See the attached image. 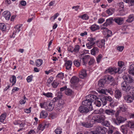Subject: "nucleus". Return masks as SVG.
I'll return each instance as SVG.
<instances>
[{"mask_svg": "<svg viewBox=\"0 0 134 134\" xmlns=\"http://www.w3.org/2000/svg\"><path fill=\"white\" fill-rule=\"evenodd\" d=\"M86 99L83 101L82 102V104L88 107L90 110L93 109L92 105V103L98 98L96 95L89 94L86 96Z\"/></svg>", "mask_w": 134, "mask_h": 134, "instance_id": "1", "label": "nucleus"}, {"mask_svg": "<svg viewBox=\"0 0 134 134\" xmlns=\"http://www.w3.org/2000/svg\"><path fill=\"white\" fill-rule=\"evenodd\" d=\"M122 90L126 92H129L134 97V87L130 86L125 82H123L121 84Z\"/></svg>", "mask_w": 134, "mask_h": 134, "instance_id": "2", "label": "nucleus"}, {"mask_svg": "<svg viewBox=\"0 0 134 134\" xmlns=\"http://www.w3.org/2000/svg\"><path fill=\"white\" fill-rule=\"evenodd\" d=\"M115 116L116 119H113V122L115 125H119L120 124L124 122L126 120V119L121 116H118L117 113L115 114Z\"/></svg>", "mask_w": 134, "mask_h": 134, "instance_id": "3", "label": "nucleus"}, {"mask_svg": "<svg viewBox=\"0 0 134 134\" xmlns=\"http://www.w3.org/2000/svg\"><path fill=\"white\" fill-rule=\"evenodd\" d=\"M105 116L103 115H97L93 116L92 120H94L95 122L99 123L102 122L105 119Z\"/></svg>", "mask_w": 134, "mask_h": 134, "instance_id": "4", "label": "nucleus"}, {"mask_svg": "<svg viewBox=\"0 0 134 134\" xmlns=\"http://www.w3.org/2000/svg\"><path fill=\"white\" fill-rule=\"evenodd\" d=\"M44 105L46 106V109L49 111H52L54 107V105L53 102H51L49 101L45 102Z\"/></svg>", "mask_w": 134, "mask_h": 134, "instance_id": "5", "label": "nucleus"}, {"mask_svg": "<svg viewBox=\"0 0 134 134\" xmlns=\"http://www.w3.org/2000/svg\"><path fill=\"white\" fill-rule=\"evenodd\" d=\"M120 68H109L106 71V73L109 72L111 74H114L115 73L118 72L119 73H120Z\"/></svg>", "mask_w": 134, "mask_h": 134, "instance_id": "6", "label": "nucleus"}, {"mask_svg": "<svg viewBox=\"0 0 134 134\" xmlns=\"http://www.w3.org/2000/svg\"><path fill=\"white\" fill-rule=\"evenodd\" d=\"M87 40L89 42L86 44V46L88 48L90 49L91 47L95 44L96 38H94L89 37L88 38Z\"/></svg>", "mask_w": 134, "mask_h": 134, "instance_id": "7", "label": "nucleus"}, {"mask_svg": "<svg viewBox=\"0 0 134 134\" xmlns=\"http://www.w3.org/2000/svg\"><path fill=\"white\" fill-rule=\"evenodd\" d=\"M123 78L124 80V82H125L126 83H131L133 82L134 80L130 75H124L123 76Z\"/></svg>", "mask_w": 134, "mask_h": 134, "instance_id": "8", "label": "nucleus"}, {"mask_svg": "<svg viewBox=\"0 0 134 134\" xmlns=\"http://www.w3.org/2000/svg\"><path fill=\"white\" fill-rule=\"evenodd\" d=\"M123 97L124 100L128 103H131L134 99V97L133 96L132 97L129 95L125 96Z\"/></svg>", "mask_w": 134, "mask_h": 134, "instance_id": "9", "label": "nucleus"}, {"mask_svg": "<svg viewBox=\"0 0 134 134\" xmlns=\"http://www.w3.org/2000/svg\"><path fill=\"white\" fill-rule=\"evenodd\" d=\"M120 130L123 134H127L129 128L126 125H123L121 126Z\"/></svg>", "mask_w": 134, "mask_h": 134, "instance_id": "10", "label": "nucleus"}, {"mask_svg": "<svg viewBox=\"0 0 134 134\" xmlns=\"http://www.w3.org/2000/svg\"><path fill=\"white\" fill-rule=\"evenodd\" d=\"M79 110L80 113L85 114L88 113L89 111L88 108L83 106H80L79 108Z\"/></svg>", "mask_w": 134, "mask_h": 134, "instance_id": "11", "label": "nucleus"}, {"mask_svg": "<svg viewBox=\"0 0 134 134\" xmlns=\"http://www.w3.org/2000/svg\"><path fill=\"white\" fill-rule=\"evenodd\" d=\"M81 126L87 128H90L93 126V125L90 123L86 122H81Z\"/></svg>", "mask_w": 134, "mask_h": 134, "instance_id": "12", "label": "nucleus"}, {"mask_svg": "<svg viewBox=\"0 0 134 134\" xmlns=\"http://www.w3.org/2000/svg\"><path fill=\"white\" fill-rule=\"evenodd\" d=\"M3 15L6 20H9L10 18L11 14L9 11H6L3 12Z\"/></svg>", "mask_w": 134, "mask_h": 134, "instance_id": "13", "label": "nucleus"}, {"mask_svg": "<svg viewBox=\"0 0 134 134\" xmlns=\"http://www.w3.org/2000/svg\"><path fill=\"white\" fill-rule=\"evenodd\" d=\"M64 102L63 100L60 99L59 100L58 103L57 105V108L58 110H60L63 107Z\"/></svg>", "mask_w": 134, "mask_h": 134, "instance_id": "14", "label": "nucleus"}, {"mask_svg": "<svg viewBox=\"0 0 134 134\" xmlns=\"http://www.w3.org/2000/svg\"><path fill=\"white\" fill-rule=\"evenodd\" d=\"M72 64V62L71 60H68L66 61L65 64V65L66 67V69L69 70L71 68Z\"/></svg>", "mask_w": 134, "mask_h": 134, "instance_id": "15", "label": "nucleus"}, {"mask_svg": "<svg viewBox=\"0 0 134 134\" xmlns=\"http://www.w3.org/2000/svg\"><path fill=\"white\" fill-rule=\"evenodd\" d=\"M104 112L107 115H112L115 113V111L112 109H107L105 110Z\"/></svg>", "mask_w": 134, "mask_h": 134, "instance_id": "16", "label": "nucleus"}, {"mask_svg": "<svg viewBox=\"0 0 134 134\" xmlns=\"http://www.w3.org/2000/svg\"><path fill=\"white\" fill-rule=\"evenodd\" d=\"M122 95L121 92L120 90H118L115 91V96L117 99H119Z\"/></svg>", "mask_w": 134, "mask_h": 134, "instance_id": "17", "label": "nucleus"}, {"mask_svg": "<svg viewBox=\"0 0 134 134\" xmlns=\"http://www.w3.org/2000/svg\"><path fill=\"white\" fill-rule=\"evenodd\" d=\"M113 21H114L118 25H121L122 24L123 20L122 18H114L113 19Z\"/></svg>", "mask_w": 134, "mask_h": 134, "instance_id": "18", "label": "nucleus"}, {"mask_svg": "<svg viewBox=\"0 0 134 134\" xmlns=\"http://www.w3.org/2000/svg\"><path fill=\"white\" fill-rule=\"evenodd\" d=\"M105 40L104 39H102L101 41H97L96 44L97 46L100 48H102L105 44Z\"/></svg>", "mask_w": 134, "mask_h": 134, "instance_id": "19", "label": "nucleus"}, {"mask_svg": "<svg viewBox=\"0 0 134 134\" xmlns=\"http://www.w3.org/2000/svg\"><path fill=\"white\" fill-rule=\"evenodd\" d=\"M87 75L86 71L84 70H82L80 73L79 77L81 79H83Z\"/></svg>", "mask_w": 134, "mask_h": 134, "instance_id": "20", "label": "nucleus"}, {"mask_svg": "<svg viewBox=\"0 0 134 134\" xmlns=\"http://www.w3.org/2000/svg\"><path fill=\"white\" fill-rule=\"evenodd\" d=\"M102 95V94L101 95H99L98 96L100 97V99L102 102L103 105L104 106L107 104V101L106 100V99H105V96H103Z\"/></svg>", "mask_w": 134, "mask_h": 134, "instance_id": "21", "label": "nucleus"}, {"mask_svg": "<svg viewBox=\"0 0 134 134\" xmlns=\"http://www.w3.org/2000/svg\"><path fill=\"white\" fill-rule=\"evenodd\" d=\"M115 11L114 8H111L108 9L106 11V13L109 15H112L113 14Z\"/></svg>", "mask_w": 134, "mask_h": 134, "instance_id": "22", "label": "nucleus"}, {"mask_svg": "<svg viewBox=\"0 0 134 134\" xmlns=\"http://www.w3.org/2000/svg\"><path fill=\"white\" fill-rule=\"evenodd\" d=\"M48 115L47 112L46 111L43 110L41 111L40 113V118H45Z\"/></svg>", "mask_w": 134, "mask_h": 134, "instance_id": "23", "label": "nucleus"}, {"mask_svg": "<svg viewBox=\"0 0 134 134\" xmlns=\"http://www.w3.org/2000/svg\"><path fill=\"white\" fill-rule=\"evenodd\" d=\"M99 50L98 48L95 47H94L91 50V54L93 55H95L96 53H97L99 52Z\"/></svg>", "mask_w": 134, "mask_h": 134, "instance_id": "24", "label": "nucleus"}, {"mask_svg": "<svg viewBox=\"0 0 134 134\" xmlns=\"http://www.w3.org/2000/svg\"><path fill=\"white\" fill-rule=\"evenodd\" d=\"M62 97V95L61 92H59L58 93L57 97H55L53 99V102H55L57 101V100L59 99H60Z\"/></svg>", "mask_w": 134, "mask_h": 134, "instance_id": "25", "label": "nucleus"}, {"mask_svg": "<svg viewBox=\"0 0 134 134\" xmlns=\"http://www.w3.org/2000/svg\"><path fill=\"white\" fill-rule=\"evenodd\" d=\"M128 72L130 74L134 76V64H132L130 66Z\"/></svg>", "mask_w": 134, "mask_h": 134, "instance_id": "26", "label": "nucleus"}, {"mask_svg": "<svg viewBox=\"0 0 134 134\" xmlns=\"http://www.w3.org/2000/svg\"><path fill=\"white\" fill-rule=\"evenodd\" d=\"M79 81V79L76 76L72 77L71 80L70 82L71 83H75Z\"/></svg>", "mask_w": 134, "mask_h": 134, "instance_id": "27", "label": "nucleus"}, {"mask_svg": "<svg viewBox=\"0 0 134 134\" xmlns=\"http://www.w3.org/2000/svg\"><path fill=\"white\" fill-rule=\"evenodd\" d=\"M105 81V79H104L100 80L98 83L99 86L100 87H103Z\"/></svg>", "mask_w": 134, "mask_h": 134, "instance_id": "28", "label": "nucleus"}, {"mask_svg": "<svg viewBox=\"0 0 134 134\" xmlns=\"http://www.w3.org/2000/svg\"><path fill=\"white\" fill-rule=\"evenodd\" d=\"M90 55H86L83 56V57L80 59V60L82 61L83 62V65L85 64V61H86V59L89 58Z\"/></svg>", "mask_w": 134, "mask_h": 134, "instance_id": "29", "label": "nucleus"}, {"mask_svg": "<svg viewBox=\"0 0 134 134\" xmlns=\"http://www.w3.org/2000/svg\"><path fill=\"white\" fill-rule=\"evenodd\" d=\"M134 19V15L133 14H131L129 16L126 21L129 23H130Z\"/></svg>", "mask_w": 134, "mask_h": 134, "instance_id": "30", "label": "nucleus"}, {"mask_svg": "<svg viewBox=\"0 0 134 134\" xmlns=\"http://www.w3.org/2000/svg\"><path fill=\"white\" fill-rule=\"evenodd\" d=\"M10 82L12 83V86L14 85L16 82V77L15 76L13 75L12 77L10 79Z\"/></svg>", "mask_w": 134, "mask_h": 134, "instance_id": "31", "label": "nucleus"}, {"mask_svg": "<svg viewBox=\"0 0 134 134\" xmlns=\"http://www.w3.org/2000/svg\"><path fill=\"white\" fill-rule=\"evenodd\" d=\"M6 114L5 113H3L0 116V121L1 122H4L6 117Z\"/></svg>", "mask_w": 134, "mask_h": 134, "instance_id": "32", "label": "nucleus"}, {"mask_svg": "<svg viewBox=\"0 0 134 134\" xmlns=\"http://www.w3.org/2000/svg\"><path fill=\"white\" fill-rule=\"evenodd\" d=\"M127 126V127L130 128H134V122L130 121L126 125Z\"/></svg>", "mask_w": 134, "mask_h": 134, "instance_id": "33", "label": "nucleus"}, {"mask_svg": "<svg viewBox=\"0 0 134 134\" xmlns=\"http://www.w3.org/2000/svg\"><path fill=\"white\" fill-rule=\"evenodd\" d=\"M99 29V26L96 24L93 25L90 27V29L92 31H95Z\"/></svg>", "mask_w": 134, "mask_h": 134, "instance_id": "34", "label": "nucleus"}, {"mask_svg": "<svg viewBox=\"0 0 134 134\" xmlns=\"http://www.w3.org/2000/svg\"><path fill=\"white\" fill-rule=\"evenodd\" d=\"M36 66H40L42 63V60L41 59H37L36 61Z\"/></svg>", "mask_w": 134, "mask_h": 134, "instance_id": "35", "label": "nucleus"}, {"mask_svg": "<svg viewBox=\"0 0 134 134\" xmlns=\"http://www.w3.org/2000/svg\"><path fill=\"white\" fill-rule=\"evenodd\" d=\"M72 92V91L69 88L66 89L65 91V93L66 94L68 95H71Z\"/></svg>", "mask_w": 134, "mask_h": 134, "instance_id": "36", "label": "nucleus"}, {"mask_svg": "<svg viewBox=\"0 0 134 134\" xmlns=\"http://www.w3.org/2000/svg\"><path fill=\"white\" fill-rule=\"evenodd\" d=\"M79 17L85 20H87L89 18V16L86 14H85L82 16H79Z\"/></svg>", "mask_w": 134, "mask_h": 134, "instance_id": "37", "label": "nucleus"}, {"mask_svg": "<svg viewBox=\"0 0 134 134\" xmlns=\"http://www.w3.org/2000/svg\"><path fill=\"white\" fill-rule=\"evenodd\" d=\"M104 79H105V81L107 80L108 81L110 82L114 80V78H113L112 76L110 75L107 76Z\"/></svg>", "mask_w": 134, "mask_h": 134, "instance_id": "38", "label": "nucleus"}, {"mask_svg": "<svg viewBox=\"0 0 134 134\" xmlns=\"http://www.w3.org/2000/svg\"><path fill=\"white\" fill-rule=\"evenodd\" d=\"M102 124L106 127H108L110 125V123L107 120L104 121L102 122Z\"/></svg>", "mask_w": 134, "mask_h": 134, "instance_id": "39", "label": "nucleus"}, {"mask_svg": "<svg viewBox=\"0 0 134 134\" xmlns=\"http://www.w3.org/2000/svg\"><path fill=\"white\" fill-rule=\"evenodd\" d=\"M6 27L4 23H0V29L3 31H4L6 29Z\"/></svg>", "mask_w": 134, "mask_h": 134, "instance_id": "40", "label": "nucleus"}, {"mask_svg": "<svg viewBox=\"0 0 134 134\" xmlns=\"http://www.w3.org/2000/svg\"><path fill=\"white\" fill-rule=\"evenodd\" d=\"M80 49V47L79 45H77L75 46V48H74V52L75 53H77L79 51Z\"/></svg>", "mask_w": 134, "mask_h": 134, "instance_id": "41", "label": "nucleus"}, {"mask_svg": "<svg viewBox=\"0 0 134 134\" xmlns=\"http://www.w3.org/2000/svg\"><path fill=\"white\" fill-rule=\"evenodd\" d=\"M98 92L102 94L100 95L103 96L102 94H107L106 93V89H101V90H98Z\"/></svg>", "mask_w": 134, "mask_h": 134, "instance_id": "42", "label": "nucleus"}, {"mask_svg": "<svg viewBox=\"0 0 134 134\" xmlns=\"http://www.w3.org/2000/svg\"><path fill=\"white\" fill-rule=\"evenodd\" d=\"M20 27H21V26L20 25H16L14 28L15 32L16 33L19 32L20 31Z\"/></svg>", "mask_w": 134, "mask_h": 134, "instance_id": "43", "label": "nucleus"}, {"mask_svg": "<svg viewBox=\"0 0 134 134\" xmlns=\"http://www.w3.org/2000/svg\"><path fill=\"white\" fill-rule=\"evenodd\" d=\"M45 126L44 125L42 124H40L37 127V129L39 130H40L42 131L44 129Z\"/></svg>", "mask_w": 134, "mask_h": 134, "instance_id": "44", "label": "nucleus"}, {"mask_svg": "<svg viewBox=\"0 0 134 134\" xmlns=\"http://www.w3.org/2000/svg\"><path fill=\"white\" fill-rule=\"evenodd\" d=\"M113 21V18H111L109 19H107L106 20L107 24L108 25H111L112 23V21Z\"/></svg>", "mask_w": 134, "mask_h": 134, "instance_id": "45", "label": "nucleus"}, {"mask_svg": "<svg viewBox=\"0 0 134 134\" xmlns=\"http://www.w3.org/2000/svg\"><path fill=\"white\" fill-rule=\"evenodd\" d=\"M74 63V65L77 67H79L80 65V63L78 60H75Z\"/></svg>", "mask_w": 134, "mask_h": 134, "instance_id": "46", "label": "nucleus"}, {"mask_svg": "<svg viewBox=\"0 0 134 134\" xmlns=\"http://www.w3.org/2000/svg\"><path fill=\"white\" fill-rule=\"evenodd\" d=\"M95 105L98 107H100L102 105V103L100 101L97 100H96L94 102Z\"/></svg>", "mask_w": 134, "mask_h": 134, "instance_id": "47", "label": "nucleus"}, {"mask_svg": "<svg viewBox=\"0 0 134 134\" xmlns=\"http://www.w3.org/2000/svg\"><path fill=\"white\" fill-rule=\"evenodd\" d=\"M54 131L57 134H60L62 132V129L60 127H58Z\"/></svg>", "mask_w": 134, "mask_h": 134, "instance_id": "48", "label": "nucleus"}, {"mask_svg": "<svg viewBox=\"0 0 134 134\" xmlns=\"http://www.w3.org/2000/svg\"><path fill=\"white\" fill-rule=\"evenodd\" d=\"M43 94L47 97H52V94L51 93L48 92L47 93H44Z\"/></svg>", "mask_w": 134, "mask_h": 134, "instance_id": "49", "label": "nucleus"}, {"mask_svg": "<svg viewBox=\"0 0 134 134\" xmlns=\"http://www.w3.org/2000/svg\"><path fill=\"white\" fill-rule=\"evenodd\" d=\"M53 78L52 77H50L47 80V86L49 87L50 86V84L51 82L53 81Z\"/></svg>", "mask_w": 134, "mask_h": 134, "instance_id": "50", "label": "nucleus"}, {"mask_svg": "<svg viewBox=\"0 0 134 134\" xmlns=\"http://www.w3.org/2000/svg\"><path fill=\"white\" fill-rule=\"evenodd\" d=\"M59 83L58 82L56 81H54L52 84V86L53 87L56 88L58 85Z\"/></svg>", "mask_w": 134, "mask_h": 134, "instance_id": "51", "label": "nucleus"}, {"mask_svg": "<svg viewBox=\"0 0 134 134\" xmlns=\"http://www.w3.org/2000/svg\"><path fill=\"white\" fill-rule=\"evenodd\" d=\"M33 76L32 75L29 76L26 79L27 81L28 82H30L32 80Z\"/></svg>", "mask_w": 134, "mask_h": 134, "instance_id": "52", "label": "nucleus"}, {"mask_svg": "<svg viewBox=\"0 0 134 134\" xmlns=\"http://www.w3.org/2000/svg\"><path fill=\"white\" fill-rule=\"evenodd\" d=\"M105 99L107 101H108L111 102L113 100L112 98L109 96H105Z\"/></svg>", "mask_w": 134, "mask_h": 134, "instance_id": "53", "label": "nucleus"}, {"mask_svg": "<svg viewBox=\"0 0 134 134\" xmlns=\"http://www.w3.org/2000/svg\"><path fill=\"white\" fill-rule=\"evenodd\" d=\"M102 56L101 54H99L97 58V62L98 63H99L101 59L102 58Z\"/></svg>", "mask_w": 134, "mask_h": 134, "instance_id": "54", "label": "nucleus"}, {"mask_svg": "<svg viewBox=\"0 0 134 134\" xmlns=\"http://www.w3.org/2000/svg\"><path fill=\"white\" fill-rule=\"evenodd\" d=\"M59 14L58 13H56L53 16H52L50 20H51L52 18H53V21L54 20L57 18V17L59 16Z\"/></svg>", "mask_w": 134, "mask_h": 134, "instance_id": "55", "label": "nucleus"}, {"mask_svg": "<svg viewBox=\"0 0 134 134\" xmlns=\"http://www.w3.org/2000/svg\"><path fill=\"white\" fill-rule=\"evenodd\" d=\"M119 6L120 8H121V9L120 10H122L124 7V3L122 2H120L119 3Z\"/></svg>", "mask_w": 134, "mask_h": 134, "instance_id": "56", "label": "nucleus"}, {"mask_svg": "<svg viewBox=\"0 0 134 134\" xmlns=\"http://www.w3.org/2000/svg\"><path fill=\"white\" fill-rule=\"evenodd\" d=\"M94 59L92 58L90 59V61L88 63V64L89 65H91L92 64L94 63Z\"/></svg>", "mask_w": 134, "mask_h": 134, "instance_id": "57", "label": "nucleus"}, {"mask_svg": "<svg viewBox=\"0 0 134 134\" xmlns=\"http://www.w3.org/2000/svg\"><path fill=\"white\" fill-rule=\"evenodd\" d=\"M106 129V128L105 127H102V129H101V130H100V133H101L103 134L105 133Z\"/></svg>", "mask_w": 134, "mask_h": 134, "instance_id": "58", "label": "nucleus"}, {"mask_svg": "<svg viewBox=\"0 0 134 134\" xmlns=\"http://www.w3.org/2000/svg\"><path fill=\"white\" fill-rule=\"evenodd\" d=\"M102 129V127L99 126H97L96 128V131L98 133H100V132Z\"/></svg>", "mask_w": 134, "mask_h": 134, "instance_id": "59", "label": "nucleus"}, {"mask_svg": "<svg viewBox=\"0 0 134 134\" xmlns=\"http://www.w3.org/2000/svg\"><path fill=\"white\" fill-rule=\"evenodd\" d=\"M114 130L112 129H109L107 132L108 134H112L114 132Z\"/></svg>", "mask_w": 134, "mask_h": 134, "instance_id": "60", "label": "nucleus"}, {"mask_svg": "<svg viewBox=\"0 0 134 134\" xmlns=\"http://www.w3.org/2000/svg\"><path fill=\"white\" fill-rule=\"evenodd\" d=\"M124 48V47L123 46H119L117 48V49L120 52H121L122 51Z\"/></svg>", "mask_w": 134, "mask_h": 134, "instance_id": "61", "label": "nucleus"}, {"mask_svg": "<svg viewBox=\"0 0 134 134\" xmlns=\"http://www.w3.org/2000/svg\"><path fill=\"white\" fill-rule=\"evenodd\" d=\"M63 76L64 74L63 73L60 72L58 74L57 76V77L62 79Z\"/></svg>", "mask_w": 134, "mask_h": 134, "instance_id": "62", "label": "nucleus"}, {"mask_svg": "<svg viewBox=\"0 0 134 134\" xmlns=\"http://www.w3.org/2000/svg\"><path fill=\"white\" fill-rule=\"evenodd\" d=\"M118 64V66L120 68H121L124 65V63L121 61L119 62Z\"/></svg>", "mask_w": 134, "mask_h": 134, "instance_id": "63", "label": "nucleus"}, {"mask_svg": "<svg viewBox=\"0 0 134 134\" xmlns=\"http://www.w3.org/2000/svg\"><path fill=\"white\" fill-rule=\"evenodd\" d=\"M31 107H30L29 109H24L25 112L27 113H29L31 112Z\"/></svg>", "mask_w": 134, "mask_h": 134, "instance_id": "64", "label": "nucleus"}]
</instances>
